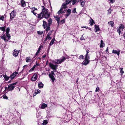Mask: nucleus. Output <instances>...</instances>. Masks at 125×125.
<instances>
[{
	"mask_svg": "<svg viewBox=\"0 0 125 125\" xmlns=\"http://www.w3.org/2000/svg\"><path fill=\"white\" fill-rule=\"evenodd\" d=\"M10 30V28L9 27L7 28L6 30V35L4 34L1 37V39L6 42H8L11 38V36L9 34Z\"/></svg>",
	"mask_w": 125,
	"mask_h": 125,
	"instance_id": "1",
	"label": "nucleus"
},
{
	"mask_svg": "<svg viewBox=\"0 0 125 125\" xmlns=\"http://www.w3.org/2000/svg\"><path fill=\"white\" fill-rule=\"evenodd\" d=\"M17 83L18 82H17L15 83L8 85L7 91H9L13 90L15 87V85H16Z\"/></svg>",
	"mask_w": 125,
	"mask_h": 125,
	"instance_id": "2",
	"label": "nucleus"
},
{
	"mask_svg": "<svg viewBox=\"0 0 125 125\" xmlns=\"http://www.w3.org/2000/svg\"><path fill=\"white\" fill-rule=\"evenodd\" d=\"M66 59V58L64 57H63V58L61 59H57L55 61V64H59L63 62Z\"/></svg>",
	"mask_w": 125,
	"mask_h": 125,
	"instance_id": "3",
	"label": "nucleus"
},
{
	"mask_svg": "<svg viewBox=\"0 0 125 125\" xmlns=\"http://www.w3.org/2000/svg\"><path fill=\"white\" fill-rule=\"evenodd\" d=\"M58 66V65H54L50 62L49 63V66L54 70H56L57 69Z\"/></svg>",
	"mask_w": 125,
	"mask_h": 125,
	"instance_id": "4",
	"label": "nucleus"
},
{
	"mask_svg": "<svg viewBox=\"0 0 125 125\" xmlns=\"http://www.w3.org/2000/svg\"><path fill=\"white\" fill-rule=\"evenodd\" d=\"M50 13H48V11L46 10L44 13H43V18L46 19L48 18L50 16Z\"/></svg>",
	"mask_w": 125,
	"mask_h": 125,
	"instance_id": "5",
	"label": "nucleus"
},
{
	"mask_svg": "<svg viewBox=\"0 0 125 125\" xmlns=\"http://www.w3.org/2000/svg\"><path fill=\"white\" fill-rule=\"evenodd\" d=\"M18 73V72H15L13 73L12 74H11L10 76L11 80H12L16 75Z\"/></svg>",
	"mask_w": 125,
	"mask_h": 125,
	"instance_id": "6",
	"label": "nucleus"
},
{
	"mask_svg": "<svg viewBox=\"0 0 125 125\" xmlns=\"http://www.w3.org/2000/svg\"><path fill=\"white\" fill-rule=\"evenodd\" d=\"M10 20H12L13 19L15 16V15L14 10L12 11L11 12L10 14Z\"/></svg>",
	"mask_w": 125,
	"mask_h": 125,
	"instance_id": "7",
	"label": "nucleus"
},
{
	"mask_svg": "<svg viewBox=\"0 0 125 125\" xmlns=\"http://www.w3.org/2000/svg\"><path fill=\"white\" fill-rule=\"evenodd\" d=\"M43 18V13L42 12H41L39 14H38V20H40Z\"/></svg>",
	"mask_w": 125,
	"mask_h": 125,
	"instance_id": "8",
	"label": "nucleus"
},
{
	"mask_svg": "<svg viewBox=\"0 0 125 125\" xmlns=\"http://www.w3.org/2000/svg\"><path fill=\"white\" fill-rule=\"evenodd\" d=\"M90 61L89 60L85 59L83 61L82 64L84 65H86L89 63Z\"/></svg>",
	"mask_w": 125,
	"mask_h": 125,
	"instance_id": "9",
	"label": "nucleus"
},
{
	"mask_svg": "<svg viewBox=\"0 0 125 125\" xmlns=\"http://www.w3.org/2000/svg\"><path fill=\"white\" fill-rule=\"evenodd\" d=\"M52 23L50 22L47 23V27L45 30V31H46V33H47L48 32V31L50 30V26Z\"/></svg>",
	"mask_w": 125,
	"mask_h": 125,
	"instance_id": "10",
	"label": "nucleus"
},
{
	"mask_svg": "<svg viewBox=\"0 0 125 125\" xmlns=\"http://www.w3.org/2000/svg\"><path fill=\"white\" fill-rule=\"evenodd\" d=\"M14 52L13 53V55L15 57H16L18 56V53H19V51L15 49Z\"/></svg>",
	"mask_w": 125,
	"mask_h": 125,
	"instance_id": "11",
	"label": "nucleus"
},
{
	"mask_svg": "<svg viewBox=\"0 0 125 125\" xmlns=\"http://www.w3.org/2000/svg\"><path fill=\"white\" fill-rule=\"evenodd\" d=\"M37 76L36 74L35 73L32 76L31 80L32 81H35L37 79Z\"/></svg>",
	"mask_w": 125,
	"mask_h": 125,
	"instance_id": "12",
	"label": "nucleus"
},
{
	"mask_svg": "<svg viewBox=\"0 0 125 125\" xmlns=\"http://www.w3.org/2000/svg\"><path fill=\"white\" fill-rule=\"evenodd\" d=\"M120 51L119 50L117 51L114 50H113L112 51V53L117 54L118 56H119L120 54Z\"/></svg>",
	"mask_w": 125,
	"mask_h": 125,
	"instance_id": "13",
	"label": "nucleus"
},
{
	"mask_svg": "<svg viewBox=\"0 0 125 125\" xmlns=\"http://www.w3.org/2000/svg\"><path fill=\"white\" fill-rule=\"evenodd\" d=\"M43 47V46L42 45H40L39 46L38 50H37V52L36 53V55H38L39 53L40 52V50H41L42 48Z\"/></svg>",
	"mask_w": 125,
	"mask_h": 125,
	"instance_id": "14",
	"label": "nucleus"
},
{
	"mask_svg": "<svg viewBox=\"0 0 125 125\" xmlns=\"http://www.w3.org/2000/svg\"><path fill=\"white\" fill-rule=\"evenodd\" d=\"M71 10L70 9H68L67 10V14H65V16H66V18L69 15H70L71 13Z\"/></svg>",
	"mask_w": 125,
	"mask_h": 125,
	"instance_id": "15",
	"label": "nucleus"
},
{
	"mask_svg": "<svg viewBox=\"0 0 125 125\" xmlns=\"http://www.w3.org/2000/svg\"><path fill=\"white\" fill-rule=\"evenodd\" d=\"M94 26L95 27L94 30H95V32H97L100 31V29L98 25H95Z\"/></svg>",
	"mask_w": 125,
	"mask_h": 125,
	"instance_id": "16",
	"label": "nucleus"
},
{
	"mask_svg": "<svg viewBox=\"0 0 125 125\" xmlns=\"http://www.w3.org/2000/svg\"><path fill=\"white\" fill-rule=\"evenodd\" d=\"M49 76L50 78L52 80V82H53L55 80L54 76L53 75H51L50 73L49 74Z\"/></svg>",
	"mask_w": 125,
	"mask_h": 125,
	"instance_id": "17",
	"label": "nucleus"
},
{
	"mask_svg": "<svg viewBox=\"0 0 125 125\" xmlns=\"http://www.w3.org/2000/svg\"><path fill=\"white\" fill-rule=\"evenodd\" d=\"M43 24L42 25V26L43 27L44 29H46L47 27V22L45 21H43Z\"/></svg>",
	"mask_w": 125,
	"mask_h": 125,
	"instance_id": "18",
	"label": "nucleus"
},
{
	"mask_svg": "<svg viewBox=\"0 0 125 125\" xmlns=\"http://www.w3.org/2000/svg\"><path fill=\"white\" fill-rule=\"evenodd\" d=\"M21 7H24L26 6V2L24 0H21Z\"/></svg>",
	"mask_w": 125,
	"mask_h": 125,
	"instance_id": "19",
	"label": "nucleus"
},
{
	"mask_svg": "<svg viewBox=\"0 0 125 125\" xmlns=\"http://www.w3.org/2000/svg\"><path fill=\"white\" fill-rule=\"evenodd\" d=\"M44 84L41 82H40L38 84V86L39 88H43V87Z\"/></svg>",
	"mask_w": 125,
	"mask_h": 125,
	"instance_id": "20",
	"label": "nucleus"
},
{
	"mask_svg": "<svg viewBox=\"0 0 125 125\" xmlns=\"http://www.w3.org/2000/svg\"><path fill=\"white\" fill-rule=\"evenodd\" d=\"M47 105L46 104L43 103L42 104L41 108L42 109H44L46 107H47Z\"/></svg>",
	"mask_w": 125,
	"mask_h": 125,
	"instance_id": "21",
	"label": "nucleus"
},
{
	"mask_svg": "<svg viewBox=\"0 0 125 125\" xmlns=\"http://www.w3.org/2000/svg\"><path fill=\"white\" fill-rule=\"evenodd\" d=\"M67 4H67L66 3L64 2L63 3L62 7L63 9H65L67 8Z\"/></svg>",
	"mask_w": 125,
	"mask_h": 125,
	"instance_id": "22",
	"label": "nucleus"
},
{
	"mask_svg": "<svg viewBox=\"0 0 125 125\" xmlns=\"http://www.w3.org/2000/svg\"><path fill=\"white\" fill-rule=\"evenodd\" d=\"M32 61V59L30 58V57H27L26 58V62H29Z\"/></svg>",
	"mask_w": 125,
	"mask_h": 125,
	"instance_id": "23",
	"label": "nucleus"
},
{
	"mask_svg": "<svg viewBox=\"0 0 125 125\" xmlns=\"http://www.w3.org/2000/svg\"><path fill=\"white\" fill-rule=\"evenodd\" d=\"M104 43L103 41L101 40V43L100 45V48H103L104 46Z\"/></svg>",
	"mask_w": 125,
	"mask_h": 125,
	"instance_id": "24",
	"label": "nucleus"
},
{
	"mask_svg": "<svg viewBox=\"0 0 125 125\" xmlns=\"http://www.w3.org/2000/svg\"><path fill=\"white\" fill-rule=\"evenodd\" d=\"M91 20H90L89 23L90 25L92 26L93 25V24L95 23L94 21L92 18L91 19Z\"/></svg>",
	"mask_w": 125,
	"mask_h": 125,
	"instance_id": "25",
	"label": "nucleus"
},
{
	"mask_svg": "<svg viewBox=\"0 0 125 125\" xmlns=\"http://www.w3.org/2000/svg\"><path fill=\"white\" fill-rule=\"evenodd\" d=\"M3 77L4 78L6 81H7L8 80H9V78H10V76L9 77L6 74L3 75Z\"/></svg>",
	"mask_w": 125,
	"mask_h": 125,
	"instance_id": "26",
	"label": "nucleus"
},
{
	"mask_svg": "<svg viewBox=\"0 0 125 125\" xmlns=\"http://www.w3.org/2000/svg\"><path fill=\"white\" fill-rule=\"evenodd\" d=\"M125 26L123 24H120L119 26V28L120 29H122V31L123 30V29L125 28Z\"/></svg>",
	"mask_w": 125,
	"mask_h": 125,
	"instance_id": "27",
	"label": "nucleus"
},
{
	"mask_svg": "<svg viewBox=\"0 0 125 125\" xmlns=\"http://www.w3.org/2000/svg\"><path fill=\"white\" fill-rule=\"evenodd\" d=\"M55 40V39L54 38L50 42V44H49V46H50L52 45L54 43V42Z\"/></svg>",
	"mask_w": 125,
	"mask_h": 125,
	"instance_id": "28",
	"label": "nucleus"
},
{
	"mask_svg": "<svg viewBox=\"0 0 125 125\" xmlns=\"http://www.w3.org/2000/svg\"><path fill=\"white\" fill-rule=\"evenodd\" d=\"M41 91L39 89L35 90V94L34 95V96H35L37 94L40 93Z\"/></svg>",
	"mask_w": 125,
	"mask_h": 125,
	"instance_id": "29",
	"label": "nucleus"
},
{
	"mask_svg": "<svg viewBox=\"0 0 125 125\" xmlns=\"http://www.w3.org/2000/svg\"><path fill=\"white\" fill-rule=\"evenodd\" d=\"M6 27V26H5L3 27H0V30L2 31H3L4 32L5 30V28Z\"/></svg>",
	"mask_w": 125,
	"mask_h": 125,
	"instance_id": "30",
	"label": "nucleus"
},
{
	"mask_svg": "<svg viewBox=\"0 0 125 125\" xmlns=\"http://www.w3.org/2000/svg\"><path fill=\"white\" fill-rule=\"evenodd\" d=\"M108 24L110 25H111V26L113 27L114 26V22L113 21H110L108 22Z\"/></svg>",
	"mask_w": 125,
	"mask_h": 125,
	"instance_id": "31",
	"label": "nucleus"
},
{
	"mask_svg": "<svg viewBox=\"0 0 125 125\" xmlns=\"http://www.w3.org/2000/svg\"><path fill=\"white\" fill-rule=\"evenodd\" d=\"M48 121L47 120H44L43 121V123L42 124V125H47L48 123Z\"/></svg>",
	"mask_w": 125,
	"mask_h": 125,
	"instance_id": "32",
	"label": "nucleus"
},
{
	"mask_svg": "<svg viewBox=\"0 0 125 125\" xmlns=\"http://www.w3.org/2000/svg\"><path fill=\"white\" fill-rule=\"evenodd\" d=\"M85 2L86 1L84 0L81 2V4L82 7H83L84 6Z\"/></svg>",
	"mask_w": 125,
	"mask_h": 125,
	"instance_id": "33",
	"label": "nucleus"
},
{
	"mask_svg": "<svg viewBox=\"0 0 125 125\" xmlns=\"http://www.w3.org/2000/svg\"><path fill=\"white\" fill-rule=\"evenodd\" d=\"M54 17L55 20L57 21H59L60 20V18L59 17H57V16H54Z\"/></svg>",
	"mask_w": 125,
	"mask_h": 125,
	"instance_id": "34",
	"label": "nucleus"
},
{
	"mask_svg": "<svg viewBox=\"0 0 125 125\" xmlns=\"http://www.w3.org/2000/svg\"><path fill=\"white\" fill-rule=\"evenodd\" d=\"M52 32L49 31L47 35V36L48 37L51 38V39H52V37H50V36L52 34Z\"/></svg>",
	"mask_w": 125,
	"mask_h": 125,
	"instance_id": "35",
	"label": "nucleus"
},
{
	"mask_svg": "<svg viewBox=\"0 0 125 125\" xmlns=\"http://www.w3.org/2000/svg\"><path fill=\"white\" fill-rule=\"evenodd\" d=\"M3 99L6 100H7L8 99V97L6 96L5 94H4L2 96Z\"/></svg>",
	"mask_w": 125,
	"mask_h": 125,
	"instance_id": "36",
	"label": "nucleus"
},
{
	"mask_svg": "<svg viewBox=\"0 0 125 125\" xmlns=\"http://www.w3.org/2000/svg\"><path fill=\"white\" fill-rule=\"evenodd\" d=\"M85 59H87V60H89L90 59V57L89 56L88 54H86L85 56Z\"/></svg>",
	"mask_w": 125,
	"mask_h": 125,
	"instance_id": "37",
	"label": "nucleus"
},
{
	"mask_svg": "<svg viewBox=\"0 0 125 125\" xmlns=\"http://www.w3.org/2000/svg\"><path fill=\"white\" fill-rule=\"evenodd\" d=\"M35 67V65H34L33 67L29 70V72H30L33 71Z\"/></svg>",
	"mask_w": 125,
	"mask_h": 125,
	"instance_id": "38",
	"label": "nucleus"
},
{
	"mask_svg": "<svg viewBox=\"0 0 125 125\" xmlns=\"http://www.w3.org/2000/svg\"><path fill=\"white\" fill-rule=\"evenodd\" d=\"M81 27L82 28H85L86 29H88L90 30H91V28L89 27H88L87 26H82Z\"/></svg>",
	"mask_w": 125,
	"mask_h": 125,
	"instance_id": "39",
	"label": "nucleus"
},
{
	"mask_svg": "<svg viewBox=\"0 0 125 125\" xmlns=\"http://www.w3.org/2000/svg\"><path fill=\"white\" fill-rule=\"evenodd\" d=\"M72 1V0H66L65 2L68 4L71 2Z\"/></svg>",
	"mask_w": 125,
	"mask_h": 125,
	"instance_id": "40",
	"label": "nucleus"
},
{
	"mask_svg": "<svg viewBox=\"0 0 125 125\" xmlns=\"http://www.w3.org/2000/svg\"><path fill=\"white\" fill-rule=\"evenodd\" d=\"M72 5H74L77 2V0H72Z\"/></svg>",
	"mask_w": 125,
	"mask_h": 125,
	"instance_id": "41",
	"label": "nucleus"
},
{
	"mask_svg": "<svg viewBox=\"0 0 125 125\" xmlns=\"http://www.w3.org/2000/svg\"><path fill=\"white\" fill-rule=\"evenodd\" d=\"M108 14H109L111 13V12L112 11V10L111 9V8L107 10Z\"/></svg>",
	"mask_w": 125,
	"mask_h": 125,
	"instance_id": "42",
	"label": "nucleus"
},
{
	"mask_svg": "<svg viewBox=\"0 0 125 125\" xmlns=\"http://www.w3.org/2000/svg\"><path fill=\"white\" fill-rule=\"evenodd\" d=\"M48 39L49 40H50L51 39V38H49L47 36H46L45 40L44 41V42H45L46 41H47Z\"/></svg>",
	"mask_w": 125,
	"mask_h": 125,
	"instance_id": "43",
	"label": "nucleus"
},
{
	"mask_svg": "<svg viewBox=\"0 0 125 125\" xmlns=\"http://www.w3.org/2000/svg\"><path fill=\"white\" fill-rule=\"evenodd\" d=\"M46 11L45 8H42V12H42L43 13H44L46 12Z\"/></svg>",
	"mask_w": 125,
	"mask_h": 125,
	"instance_id": "44",
	"label": "nucleus"
},
{
	"mask_svg": "<svg viewBox=\"0 0 125 125\" xmlns=\"http://www.w3.org/2000/svg\"><path fill=\"white\" fill-rule=\"evenodd\" d=\"M4 17L3 16H0V20H2V21H4Z\"/></svg>",
	"mask_w": 125,
	"mask_h": 125,
	"instance_id": "45",
	"label": "nucleus"
},
{
	"mask_svg": "<svg viewBox=\"0 0 125 125\" xmlns=\"http://www.w3.org/2000/svg\"><path fill=\"white\" fill-rule=\"evenodd\" d=\"M84 59V56L83 55H81L79 57V59Z\"/></svg>",
	"mask_w": 125,
	"mask_h": 125,
	"instance_id": "46",
	"label": "nucleus"
},
{
	"mask_svg": "<svg viewBox=\"0 0 125 125\" xmlns=\"http://www.w3.org/2000/svg\"><path fill=\"white\" fill-rule=\"evenodd\" d=\"M76 8H75L72 11V13H77V12L76 11Z\"/></svg>",
	"mask_w": 125,
	"mask_h": 125,
	"instance_id": "47",
	"label": "nucleus"
},
{
	"mask_svg": "<svg viewBox=\"0 0 125 125\" xmlns=\"http://www.w3.org/2000/svg\"><path fill=\"white\" fill-rule=\"evenodd\" d=\"M99 90L100 89L99 87H97L96 88V90H95V92H99Z\"/></svg>",
	"mask_w": 125,
	"mask_h": 125,
	"instance_id": "48",
	"label": "nucleus"
},
{
	"mask_svg": "<svg viewBox=\"0 0 125 125\" xmlns=\"http://www.w3.org/2000/svg\"><path fill=\"white\" fill-rule=\"evenodd\" d=\"M37 33L40 35H41L43 33V31L41 32L40 31H37Z\"/></svg>",
	"mask_w": 125,
	"mask_h": 125,
	"instance_id": "49",
	"label": "nucleus"
},
{
	"mask_svg": "<svg viewBox=\"0 0 125 125\" xmlns=\"http://www.w3.org/2000/svg\"><path fill=\"white\" fill-rule=\"evenodd\" d=\"M117 31L119 33V35H120V33L121 32V31L120 30V29L118 28L117 29Z\"/></svg>",
	"mask_w": 125,
	"mask_h": 125,
	"instance_id": "50",
	"label": "nucleus"
},
{
	"mask_svg": "<svg viewBox=\"0 0 125 125\" xmlns=\"http://www.w3.org/2000/svg\"><path fill=\"white\" fill-rule=\"evenodd\" d=\"M123 68H121L120 69V72L121 74H122L123 73H124V72L123 71Z\"/></svg>",
	"mask_w": 125,
	"mask_h": 125,
	"instance_id": "51",
	"label": "nucleus"
},
{
	"mask_svg": "<svg viewBox=\"0 0 125 125\" xmlns=\"http://www.w3.org/2000/svg\"><path fill=\"white\" fill-rule=\"evenodd\" d=\"M89 94L90 95V96H92V91H90L89 92V93H87V94Z\"/></svg>",
	"mask_w": 125,
	"mask_h": 125,
	"instance_id": "52",
	"label": "nucleus"
},
{
	"mask_svg": "<svg viewBox=\"0 0 125 125\" xmlns=\"http://www.w3.org/2000/svg\"><path fill=\"white\" fill-rule=\"evenodd\" d=\"M48 22L52 23V20L51 18H50L48 20Z\"/></svg>",
	"mask_w": 125,
	"mask_h": 125,
	"instance_id": "53",
	"label": "nucleus"
},
{
	"mask_svg": "<svg viewBox=\"0 0 125 125\" xmlns=\"http://www.w3.org/2000/svg\"><path fill=\"white\" fill-rule=\"evenodd\" d=\"M60 22L62 24H63L65 22V20L63 19Z\"/></svg>",
	"mask_w": 125,
	"mask_h": 125,
	"instance_id": "54",
	"label": "nucleus"
},
{
	"mask_svg": "<svg viewBox=\"0 0 125 125\" xmlns=\"http://www.w3.org/2000/svg\"><path fill=\"white\" fill-rule=\"evenodd\" d=\"M40 65V64L38 63L37 61L36 62V65H35L36 67V66H39Z\"/></svg>",
	"mask_w": 125,
	"mask_h": 125,
	"instance_id": "55",
	"label": "nucleus"
},
{
	"mask_svg": "<svg viewBox=\"0 0 125 125\" xmlns=\"http://www.w3.org/2000/svg\"><path fill=\"white\" fill-rule=\"evenodd\" d=\"M31 9H33V10H33V11H34V10H37V9L36 8H35V7H32L31 8Z\"/></svg>",
	"mask_w": 125,
	"mask_h": 125,
	"instance_id": "56",
	"label": "nucleus"
},
{
	"mask_svg": "<svg viewBox=\"0 0 125 125\" xmlns=\"http://www.w3.org/2000/svg\"><path fill=\"white\" fill-rule=\"evenodd\" d=\"M110 1V2L111 3H113L115 1V0H109Z\"/></svg>",
	"mask_w": 125,
	"mask_h": 125,
	"instance_id": "57",
	"label": "nucleus"
},
{
	"mask_svg": "<svg viewBox=\"0 0 125 125\" xmlns=\"http://www.w3.org/2000/svg\"><path fill=\"white\" fill-rule=\"evenodd\" d=\"M34 11L31 10V12L32 13H33V14L35 16H36V14H37V13H35Z\"/></svg>",
	"mask_w": 125,
	"mask_h": 125,
	"instance_id": "58",
	"label": "nucleus"
},
{
	"mask_svg": "<svg viewBox=\"0 0 125 125\" xmlns=\"http://www.w3.org/2000/svg\"><path fill=\"white\" fill-rule=\"evenodd\" d=\"M54 71H53L51 72V75H53V76L55 75V74L54 73Z\"/></svg>",
	"mask_w": 125,
	"mask_h": 125,
	"instance_id": "59",
	"label": "nucleus"
},
{
	"mask_svg": "<svg viewBox=\"0 0 125 125\" xmlns=\"http://www.w3.org/2000/svg\"><path fill=\"white\" fill-rule=\"evenodd\" d=\"M80 39L81 40H85V39L84 38V37H83V35L81 37V38Z\"/></svg>",
	"mask_w": 125,
	"mask_h": 125,
	"instance_id": "60",
	"label": "nucleus"
},
{
	"mask_svg": "<svg viewBox=\"0 0 125 125\" xmlns=\"http://www.w3.org/2000/svg\"><path fill=\"white\" fill-rule=\"evenodd\" d=\"M108 47H107V48L106 49L105 51L106 52V53L107 54H108L107 52H108V53H109V52H108Z\"/></svg>",
	"mask_w": 125,
	"mask_h": 125,
	"instance_id": "61",
	"label": "nucleus"
},
{
	"mask_svg": "<svg viewBox=\"0 0 125 125\" xmlns=\"http://www.w3.org/2000/svg\"><path fill=\"white\" fill-rule=\"evenodd\" d=\"M62 12H61V11L60 10H59V11H58V14H60L61 13H62Z\"/></svg>",
	"mask_w": 125,
	"mask_h": 125,
	"instance_id": "62",
	"label": "nucleus"
},
{
	"mask_svg": "<svg viewBox=\"0 0 125 125\" xmlns=\"http://www.w3.org/2000/svg\"><path fill=\"white\" fill-rule=\"evenodd\" d=\"M63 8L61 7L60 10L61 12H62L63 11Z\"/></svg>",
	"mask_w": 125,
	"mask_h": 125,
	"instance_id": "63",
	"label": "nucleus"
},
{
	"mask_svg": "<svg viewBox=\"0 0 125 125\" xmlns=\"http://www.w3.org/2000/svg\"><path fill=\"white\" fill-rule=\"evenodd\" d=\"M86 54H88V53L90 51L89 50H86Z\"/></svg>",
	"mask_w": 125,
	"mask_h": 125,
	"instance_id": "64",
	"label": "nucleus"
}]
</instances>
